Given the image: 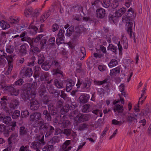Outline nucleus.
Instances as JSON below:
<instances>
[{
  "instance_id": "15",
  "label": "nucleus",
  "mask_w": 151,
  "mask_h": 151,
  "mask_svg": "<svg viewBox=\"0 0 151 151\" xmlns=\"http://www.w3.org/2000/svg\"><path fill=\"white\" fill-rule=\"evenodd\" d=\"M50 111L48 112L47 110H45L43 111V114L44 116L45 120L47 122H50L52 121V117L51 116Z\"/></svg>"
},
{
  "instance_id": "35",
  "label": "nucleus",
  "mask_w": 151,
  "mask_h": 151,
  "mask_svg": "<svg viewBox=\"0 0 151 151\" xmlns=\"http://www.w3.org/2000/svg\"><path fill=\"white\" fill-rule=\"evenodd\" d=\"M49 125L47 123H44L42 124H40L39 127V129L40 130H43L44 131H46L47 130L48 127Z\"/></svg>"
},
{
  "instance_id": "23",
  "label": "nucleus",
  "mask_w": 151,
  "mask_h": 151,
  "mask_svg": "<svg viewBox=\"0 0 151 151\" xmlns=\"http://www.w3.org/2000/svg\"><path fill=\"white\" fill-rule=\"evenodd\" d=\"M19 52L22 56H25L27 54V50L25 45H22L20 47Z\"/></svg>"
},
{
  "instance_id": "40",
  "label": "nucleus",
  "mask_w": 151,
  "mask_h": 151,
  "mask_svg": "<svg viewBox=\"0 0 151 151\" xmlns=\"http://www.w3.org/2000/svg\"><path fill=\"white\" fill-rule=\"evenodd\" d=\"M92 112L93 114L96 115L97 116H99H99L101 117L102 116V111L99 109H95L93 110Z\"/></svg>"
},
{
  "instance_id": "56",
  "label": "nucleus",
  "mask_w": 151,
  "mask_h": 151,
  "mask_svg": "<svg viewBox=\"0 0 151 151\" xmlns=\"http://www.w3.org/2000/svg\"><path fill=\"white\" fill-rule=\"evenodd\" d=\"M48 42L50 45H53L55 43V38L53 37H50L48 40Z\"/></svg>"
},
{
  "instance_id": "39",
  "label": "nucleus",
  "mask_w": 151,
  "mask_h": 151,
  "mask_svg": "<svg viewBox=\"0 0 151 151\" xmlns=\"http://www.w3.org/2000/svg\"><path fill=\"white\" fill-rule=\"evenodd\" d=\"M47 39V37H44L42 39L40 42V44L41 46V48H43L45 46H46V42Z\"/></svg>"
},
{
  "instance_id": "55",
  "label": "nucleus",
  "mask_w": 151,
  "mask_h": 151,
  "mask_svg": "<svg viewBox=\"0 0 151 151\" xmlns=\"http://www.w3.org/2000/svg\"><path fill=\"white\" fill-rule=\"evenodd\" d=\"M52 64L54 65L55 68H60V66L59 63L56 60H53Z\"/></svg>"
},
{
  "instance_id": "60",
  "label": "nucleus",
  "mask_w": 151,
  "mask_h": 151,
  "mask_svg": "<svg viewBox=\"0 0 151 151\" xmlns=\"http://www.w3.org/2000/svg\"><path fill=\"white\" fill-rule=\"evenodd\" d=\"M119 5L118 1L116 0H114L112 2L111 6L112 8H114L117 7Z\"/></svg>"
},
{
  "instance_id": "1",
  "label": "nucleus",
  "mask_w": 151,
  "mask_h": 151,
  "mask_svg": "<svg viewBox=\"0 0 151 151\" xmlns=\"http://www.w3.org/2000/svg\"><path fill=\"white\" fill-rule=\"evenodd\" d=\"M31 122H34V126L39 127L40 124L44 123V120L41 117V114L39 112H35L31 114L30 116Z\"/></svg>"
},
{
  "instance_id": "22",
  "label": "nucleus",
  "mask_w": 151,
  "mask_h": 151,
  "mask_svg": "<svg viewBox=\"0 0 151 151\" xmlns=\"http://www.w3.org/2000/svg\"><path fill=\"white\" fill-rule=\"evenodd\" d=\"M41 145H42V144L40 142H34L31 144L30 147L32 148L37 150L40 148Z\"/></svg>"
},
{
  "instance_id": "3",
  "label": "nucleus",
  "mask_w": 151,
  "mask_h": 151,
  "mask_svg": "<svg viewBox=\"0 0 151 151\" xmlns=\"http://www.w3.org/2000/svg\"><path fill=\"white\" fill-rule=\"evenodd\" d=\"M127 12V17L129 21L126 22V29L128 33L129 34L130 37H131L132 32V9L131 8H130L128 9Z\"/></svg>"
},
{
  "instance_id": "4",
  "label": "nucleus",
  "mask_w": 151,
  "mask_h": 151,
  "mask_svg": "<svg viewBox=\"0 0 151 151\" xmlns=\"http://www.w3.org/2000/svg\"><path fill=\"white\" fill-rule=\"evenodd\" d=\"M32 93L30 91L29 88L26 89L24 90L22 92L21 97L24 100H29L31 101L35 97H33Z\"/></svg>"
},
{
  "instance_id": "41",
  "label": "nucleus",
  "mask_w": 151,
  "mask_h": 151,
  "mask_svg": "<svg viewBox=\"0 0 151 151\" xmlns=\"http://www.w3.org/2000/svg\"><path fill=\"white\" fill-rule=\"evenodd\" d=\"M12 119L11 118L8 116H6L4 117L3 122L6 124H9L11 122Z\"/></svg>"
},
{
  "instance_id": "43",
  "label": "nucleus",
  "mask_w": 151,
  "mask_h": 151,
  "mask_svg": "<svg viewBox=\"0 0 151 151\" xmlns=\"http://www.w3.org/2000/svg\"><path fill=\"white\" fill-rule=\"evenodd\" d=\"M45 60V57L42 54H40L38 56V63L40 64H42Z\"/></svg>"
},
{
  "instance_id": "19",
  "label": "nucleus",
  "mask_w": 151,
  "mask_h": 151,
  "mask_svg": "<svg viewBox=\"0 0 151 151\" xmlns=\"http://www.w3.org/2000/svg\"><path fill=\"white\" fill-rule=\"evenodd\" d=\"M28 131L27 129L24 126H21L19 130L20 136L23 137L27 134Z\"/></svg>"
},
{
  "instance_id": "48",
  "label": "nucleus",
  "mask_w": 151,
  "mask_h": 151,
  "mask_svg": "<svg viewBox=\"0 0 151 151\" xmlns=\"http://www.w3.org/2000/svg\"><path fill=\"white\" fill-rule=\"evenodd\" d=\"M6 50L7 53L9 54L12 53L14 51V47L11 45L8 46L6 47Z\"/></svg>"
},
{
  "instance_id": "6",
  "label": "nucleus",
  "mask_w": 151,
  "mask_h": 151,
  "mask_svg": "<svg viewBox=\"0 0 151 151\" xmlns=\"http://www.w3.org/2000/svg\"><path fill=\"white\" fill-rule=\"evenodd\" d=\"M5 89L12 95L17 96L19 93V89H16L12 86H7L5 87Z\"/></svg>"
},
{
  "instance_id": "58",
  "label": "nucleus",
  "mask_w": 151,
  "mask_h": 151,
  "mask_svg": "<svg viewBox=\"0 0 151 151\" xmlns=\"http://www.w3.org/2000/svg\"><path fill=\"white\" fill-rule=\"evenodd\" d=\"M128 115H127V121L129 122L130 124H131L132 121V117L131 115V114L128 111L127 112Z\"/></svg>"
},
{
  "instance_id": "9",
  "label": "nucleus",
  "mask_w": 151,
  "mask_h": 151,
  "mask_svg": "<svg viewBox=\"0 0 151 151\" xmlns=\"http://www.w3.org/2000/svg\"><path fill=\"white\" fill-rule=\"evenodd\" d=\"M105 10L102 8L98 9L96 11V16L97 18L102 19L105 16Z\"/></svg>"
},
{
  "instance_id": "36",
  "label": "nucleus",
  "mask_w": 151,
  "mask_h": 151,
  "mask_svg": "<svg viewBox=\"0 0 151 151\" xmlns=\"http://www.w3.org/2000/svg\"><path fill=\"white\" fill-rule=\"evenodd\" d=\"M50 66L49 61H46L41 66L42 68L45 70H48L50 68Z\"/></svg>"
},
{
  "instance_id": "62",
  "label": "nucleus",
  "mask_w": 151,
  "mask_h": 151,
  "mask_svg": "<svg viewBox=\"0 0 151 151\" xmlns=\"http://www.w3.org/2000/svg\"><path fill=\"white\" fill-rule=\"evenodd\" d=\"M59 28V26L57 24L55 23L52 25V29L53 32H54L57 30Z\"/></svg>"
},
{
  "instance_id": "52",
  "label": "nucleus",
  "mask_w": 151,
  "mask_h": 151,
  "mask_svg": "<svg viewBox=\"0 0 151 151\" xmlns=\"http://www.w3.org/2000/svg\"><path fill=\"white\" fill-rule=\"evenodd\" d=\"M88 125L86 123L80 124L79 127V129L81 131L83 130L88 128Z\"/></svg>"
},
{
  "instance_id": "10",
  "label": "nucleus",
  "mask_w": 151,
  "mask_h": 151,
  "mask_svg": "<svg viewBox=\"0 0 151 151\" xmlns=\"http://www.w3.org/2000/svg\"><path fill=\"white\" fill-rule=\"evenodd\" d=\"M30 102V109L32 110H37L40 106V104L38 101L33 99Z\"/></svg>"
},
{
  "instance_id": "57",
  "label": "nucleus",
  "mask_w": 151,
  "mask_h": 151,
  "mask_svg": "<svg viewBox=\"0 0 151 151\" xmlns=\"http://www.w3.org/2000/svg\"><path fill=\"white\" fill-rule=\"evenodd\" d=\"M81 52L83 55V56L80 59L81 60H82L83 59L86 55L85 48L84 47H82L81 48Z\"/></svg>"
},
{
  "instance_id": "46",
  "label": "nucleus",
  "mask_w": 151,
  "mask_h": 151,
  "mask_svg": "<svg viewBox=\"0 0 151 151\" xmlns=\"http://www.w3.org/2000/svg\"><path fill=\"white\" fill-rule=\"evenodd\" d=\"M103 6L106 8H107L111 4L110 0H104L102 3Z\"/></svg>"
},
{
  "instance_id": "5",
  "label": "nucleus",
  "mask_w": 151,
  "mask_h": 151,
  "mask_svg": "<svg viewBox=\"0 0 151 151\" xmlns=\"http://www.w3.org/2000/svg\"><path fill=\"white\" fill-rule=\"evenodd\" d=\"M13 58L14 56L12 55H6V56H5V58L7 60L9 65V67L5 73V74L6 75L9 74L12 69L13 65L12 63V62Z\"/></svg>"
},
{
  "instance_id": "47",
  "label": "nucleus",
  "mask_w": 151,
  "mask_h": 151,
  "mask_svg": "<svg viewBox=\"0 0 151 151\" xmlns=\"http://www.w3.org/2000/svg\"><path fill=\"white\" fill-rule=\"evenodd\" d=\"M71 132V129H66L63 130V133L66 135L67 137H69L70 135Z\"/></svg>"
},
{
  "instance_id": "24",
  "label": "nucleus",
  "mask_w": 151,
  "mask_h": 151,
  "mask_svg": "<svg viewBox=\"0 0 151 151\" xmlns=\"http://www.w3.org/2000/svg\"><path fill=\"white\" fill-rule=\"evenodd\" d=\"M35 137L36 139L39 140L40 142L41 143L42 145H45V142L44 140V135L42 134H35Z\"/></svg>"
},
{
  "instance_id": "18",
  "label": "nucleus",
  "mask_w": 151,
  "mask_h": 151,
  "mask_svg": "<svg viewBox=\"0 0 151 151\" xmlns=\"http://www.w3.org/2000/svg\"><path fill=\"white\" fill-rule=\"evenodd\" d=\"M79 112L78 110L76 109L71 112L69 115V116L72 117L74 120L78 121V119L79 118L78 116L81 114Z\"/></svg>"
},
{
  "instance_id": "27",
  "label": "nucleus",
  "mask_w": 151,
  "mask_h": 151,
  "mask_svg": "<svg viewBox=\"0 0 151 151\" xmlns=\"http://www.w3.org/2000/svg\"><path fill=\"white\" fill-rule=\"evenodd\" d=\"M0 26L4 30L8 29L10 27V24L4 20H1L0 22Z\"/></svg>"
},
{
  "instance_id": "61",
  "label": "nucleus",
  "mask_w": 151,
  "mask_h": 151,
  "mask_svg": "<svg viewBox=\"0 0 151 151\" xmlns=\"http://www.w3.org/2000/svg\"><path fill=\"white\" fill-rule=\"evenodd\" d=\"M43 36L42 35H38L35 38H34V42H37Z\"/></svg>"
},
{
  "instance_id": "51",
  "label": "nucleus",
  "mask_w": 151,
  "mask_h": 151,
  "mask_svg": "<svg viewBox=\"0 0 151 151\" xmlns=\"http://www.w3.org/2000/svg\"><path fill=\"white\" fill-rule=\"evenodd\" d=\"M8 34V32H2L0 35V39L1 40L4 41L6 38V35Z\"/></svg>"
},
{
  "instance_id": "32",
  "label": "nucleus",
  "mask_w": 151,
  "mask_h": 151,
  "mask_svg": "<svg viewBox=\"0 0 151 151\" xmlns=\"http://www.w3.org/2000/svg\"><path fill=\"white\" fill-rule=\"evenodd\" d=\"M33 12V8L31 7L26 8L24 12V14L25 16L29 17L30 14H32Z\"/></svg>"
},
{
  "instance_id": "50",
  "label": "nucleus",
  "mask_w": 151,
  "mask_h": 151,
  "mask_svg": "<svg viewBox=\"0 0 151 151\" xmlns=\"http://www.w3.org/2000/svg\"><path fill=\"white\" fill-rule=\"evenodd\" d=\"M20 116V111L18 110H16L13 113L12 117L14 119H15L18 118Z\"/></svg>"
},
{
  "instance_id": "11",
  "label": "nucleus",
  "mask_w": 151,
  "mask_h": 151,
  "mask_svg": "<svg viewBox=\"0 0 151 151\" xmlns=\"http://www.w3.org/2000/svg\"><path fill=\"white\" fill-rule=\"evenodd\" d=\"M60 123L62 124L63 127L65 128L69 125L70 122L68 120L66 116L64 115L60 119Z\"/></svg>"
},
{
  "instance_id": "64",
  "label": "nucleus",
  "mask_w": 151,
  "mask_h": 151,
  "mask_svg": "<svg viewBox=\"0 0 151 151\" xmlns=\"http://www.w3.org/2000/svg\"><path fill=\"white\" fill-rule=\"evenodd\" d=\"M51 13L50 11V10L46 11L43 13L44 15L45 19H47L50 16Z\"/></svg>"
},
{
  "instance_id": "25",
  "label": "nucleus",
  "mask_w": 151,
  "mask_h": 151,
  "mask_svg": "<svg viewBox=\"0 0 151 151\" xmlns=\"http://www.w3.org/2000/svg\"><path fill=\"white\" fill-rule=\"evenodd\" d=\"M60 68H54L53 70V75L57 76L60 75V77L63 76V71L60 70Z\"/></svg>"
},
{
  "instance_id": "31",
  "label": "nucleus",
  "mask_w": 151,
  "mask_h": 151,
  "mask_svg": "<svg viewBox=\"0 0 151 151\" xmlns=\"http://www.w3.org/2000/svg\"><path fill=\"white\" fill-rule=\"evenodd\" d=\"M19 104V102L16 99L12 100L10 104V107L13 109H15L16 108Z\"/></svg>"
},
{
  "instance_id": "59",
  "label": "nucleus",
  "mask_w": 151,
  "mask_h": 151,
  "mask_svg": "<svg viewBox=\"0 0 151 151\" xmlns=\"http://www.w3.org/2000/svg\"><path fill=\"white\" fill-rule=\"evenodd\" d=\"M106 80H104L102 81H94V84L97 85H102L103 84L106 83Z\"/></svg>"
},
{
  "instance_id": "38",
  "label": "nucleus",
  "mask_w": 151,
  "mask_h": 151,
  "mask_svg": "<svg viewBox=\"0 0 151 151\" xmlns=\"http://www.w3.org/2000/svg\"><path fill=\"white\" fill-rule=\"evenodd\" d=\"M118 64L117 61L115 59H112L110 62L109 63L108 65L110 68L116 66Z\"/></svg>"
},
{
  "instance_id": "30",
  "label": "nucleus",
  "mask_w": 151,
  "mask_h": 151,
  "mask_svg": "<svg viewBox=\"0 0 151 151\" xmlns=\"http://www.w3.org/2000/svg\"><path fill=\"white\" fill-rule=\"evenodd\" d=\"M123 106L119 104H116L114 107V112L118 111V113L122 112L123 111Z\"/></svg>"
},
{
  "instance_id": "2",
  "label": "nucleus",
  "mask_w": 151,
  "mask_h": 151,
  "mask_svg": "<svg viewBox=\"0 0 151 151\" xmlns=\"http://www.w3.org/2000/svg\"><path fill=\"white\" fill-rule=\"evenodd\" d=\"M146 89L144 88V90L142 91V93L141 95V97L139 98V100L138 103L137 105H135L134 106V111H133V122H137V120L139 119V117L138 116H139L140 114L139 113L140 110L139 109V100L142 98V97H143V96L145 93V91Z\"/></svg>"
},
{
  "instance_id": "54",
  "label": "nucleus",
  "mask_w": 151,
  "mask_h": 151,
  "mask_svg": "<svg viewBox=\"0 0 151 151\" xmlns=\"http://www.w3.org/2000/svg\"><path fill=\"white\" fill-rule=\"evenodd\" d=\"M16 126V122H13L12 124L9 126V131L11 132L15 130V127Z\"/></svg>"
},
{
  "instance_id": "44",
  "label": "nucleus",
  "mask_w": 151,
  "mask_h": 151,
  "mask_svg": "<svg viewBox=\"0 0 151 151\" xmlns=\"http://www.w3.org/2000/svg\"><path fill=\"white\" fill-rule=\"evenodd\" d=\"M6 53L4 52L3 51L0 54V64H2L4 62V58L6 56Z\"/></svg>"
},
{
  "instance_id": "14",
  "label": "nucleus",
  "mask_w": 151,
  "mask_h": 151,
  "mask_svg": "<svg viewBox=\"0 0 151 151\" xmlns=\"http://www.w3.org/2000/svg\"><path fill=\"white\" fill-rule=\"evenodd\" d=\"M71 141L70 140H67L65 141L63 143L62 147L61 150L62 151H68L71 150L72 147L71 146H68L70 144Z\"/></svg>"
},
{
  "instance_id": "13",
  "label": "nucleus",
  "mask_w": 151,
  "mask_h": 151,
  "mask_svg": "<svg viewBox=\"0 0 151 151\" xmlns=\"http://www.w3.org/2000/svg\"><path fill=\"white\" fill-rule=\"evenodd\" d=\"M47 88L50 94H54V96L55 97L58 96L59 92L57 90L54 89V87L53 86L51 85H47Z\"/></svg>"
},
{
  "instance_id": "28",
  "label": "nucleus",
  "mask_w": 151,
  "mask_h": 151,
  "mask_svg": "<svg viewBox=\"0 0 151 151\" xmlns=\"http://www.w3.org/2000/svg\"><path fill=\"white\" fill-rule=\"evenodd\" d=\"M47 130L48 131L46 132L45 136L47 137L51 135L55 131L54 128L51 125H49Z\"/></svg>"
},
{
  "instance_id": "26",
  "label": "nucleus",
  "mask_w": 151,
  "mask_h": 151,
  "mask_svg": "<svg viewBox=\"0 0 151 151\" xmlns=\"http://www.w3.org/2000/svg\"><path fill=\"white\" fill-rule=\"evenodd\" d=\"M120 68L119 67L110 70V76H116L117 74L120 73Z\"/></svg>"
},
{
  "instance_id": "21",
  "label": "nucleus",
  "mask_w": 151,
  "mask_h": 151,
  "mask_svg": "<svg viewBox=\"0 0 151 151\" xmlns=\"http://www.w3.org/2000/svg\"><path fill=\"white\" fill-rule=\"evenodd\" d=\"M89 96L87 94H84L81 95L79 97L80 102L82 103H86L89 99Z\"/></svg>"
},
{
  "instance_id": "17",
  "label": "nucleus",
  "mask_w": 151,
  "mask_h": 151,
  "mask_svg": "<svg viewBox=\"0 0 151 151\" xmlns=\"http://www.w3.org/2000/svg\"><path fill=\"white\" fill-rule=\"evenodd\" d=\"M54 84L55 86L58 89L63 88L64 87L63 81L59 80L57 79L55 80Z\"/></svg>"
},
{
  "instance_id": "20",
  "label": "nucleus",
  "mask_w": 151,
  "mask_h": 151,
  "mask_svg": "<svg viewBox=\"0 0 151 151\" xmlns=\"http://www.w3.org/2000/svg\"><path fill=\"white\" fill-rule=\"evenodd\" d=\"M74 81L71 79H69L67 81L66 84V91L68 92L74 86Z\"/></svg>"
},
{
  "instance_id": "34",
  "label": "nucleus",
  "mask_w": 151,
  "mask_h": 151,
  "mask_svg": "<svg viewBox=\"0 0 151 151\" xmlns=\"http://www.w3.org/2000/svg\"><path fill=\"white\" fill-rule=\"evenodd\" d=\"M30 52H32L33 54H36L37 52H40V50L37 47L33 46V45H32V46H30Z\"/></svg>"
},
{
  "instance_id": "37",
  "label": "nucleus",
  "mask_w": 151,
  "mask_h": 151,
  "mask_svg": "<svg viewBox=\"0 0 151 151\" xmlns=\"http://www.w3.org/2000/svg\"><path fill=\"white\" fill-rule=\"evenodd\" d=\"M91 107L90 104H86L83 105L81 109L82 111L83 112H88L89 111V109Z\"/></svg>"
},
{
  "instance_id": "49",
  "label": "nucleus",
  "mask_w": 151,
  "mask_h": 151,
  "mask_svg": "<svg viewBox=\"0 0 151 151\" xmlns=\"http://www.w3.org/2000/svg\"><path fill=\"white\" fill-rule=\"evenodd\" d=\"M8 21L11 24H17L19 22V20L18 19H16L12 17H10L8 19Z\"/></svg>"
},
{
  "instance_id": "53",
  "label": "nucleus",
  "mask_w": 151,
  "mask_h": 151,
  "mask_svg": "<svg viewBox=\"0 0 151 151\" xmlns=\"http://www.w3.org/2000/svg\"><path fill=\"white\" fill-rule=\"evenodd\" d=\"M64 38L58 37L56 39V43L58 45L62 44L64 42Z\"/></svg>"
},
{
  "instance_id": "12",
  "label": "nucleus",
  "mask_w": 151,
  "mask_h": 151,
  "mask_svg": "<svg viewBox=\"0 0 151 151\" xmlns=\"http://www.w3.org/2000/svg\"><path fill=\"white\" fill-rule=\"evenodd\" d=\"M79 118L78 119V121L79 122H84L88 121L91 117L89 114H81L78 116Z\"/></svg>"
},
{
  "instance_id": "7",
  "label": "nucleus",
  "mask_w": 151,
  "mask_h": 151,
  "mask_svg": "<svg viewBox=\"0 0 151 151\" xmlns=\"http://www.w3.org/2000/svg\"><path fill=\"white\" fill-rule=\"evenodd\" d=\"M125 10L123 8L120 9L115 13L114 17L113 15L111 17V19L114 22V20L115 19V18H116V17H121L125 13Z\"/></svg>"
},
{
  "instance_id": "8",
  "label": "nucleus",
  "mask_w": 151,
  "mask_h": 151,
  "mask_svg": "<svg viewBox=\"0 0 151 151\" xmlns=\"http://www.w3.org/2000/svg\"><path fill=\"white\" fill-rule=\"evenodd\" d=\"M21 73L23 74L25 76L30 77L33 73L32 69L29 68H27L25 69L22 68L21 70Z\"/></svg>"
},
{
  "instance_id": "33",
  "label": "nucleus",
  "mask_w": 151,
  "mask_h": 151,
  "mask_svg": "<svg viewBox=\"0 0 151 151\" xmlns=\"http://www.w3.org/2000/svg\"><path fill=\"white\" fill-rule=\"evenodd\" d=\"M70 109L69 106L67 104L64 106L61 109L60 112L63 115L67 113L69 111Z\"/></svg>"
},
{
  "instance_id": "45",
  "label": "nucleus",
  "mask_w": 151,
  "mask_h": 151,
  "mask_svg": "<svg viewBox=\"0 0 151 151\" xmlns=\"http://www.w3.org/2000/svg\"><path fill=\"white\" fill-rule=\"evenodd\" d=\"M54 149V147L53 145H47L45 146L43 148V151H51Z\"/></svg>"
},
{
  "instance_id": "16",
  "label": "nucleus",
  "mask_w": 151,
  "mask_h": 151,
  "mask_svg": "<svg viewBox=\"0 0 151 151\" xmlns=\"http://www.w3.org/2000/svg\"><path fill=\"white\" fill-rule=\"evenodd\" d=\"M37 87L36 82H34L31 85V87L29 90L32 93V97H35L36 95L35 91Z\"/></svg>"
},
{
  "instance_id": "29",
  "label": "nucleus",
  "mask_w": 151,
  "mask_h": 151,
  "mask_svg": "<svg viewBox=\"0 0 151 151\" xmlns=\"http://www.w3.org/2000/svg\"><path fill=\"white\" fill-rule=\"evenodd\" d=\"M60 140V138L59 136H55L53 137L52 139L49 141V143L52 145L59 142Z\"/></svg>"
},
{
  "instance_id": "63",
  "label": "nucleus",
  "mask_w": 151,
  "mask_h": 151,
  "mask_svg": "<svg viewBox=\"0 0 151 151\" xmlns=\"http://www.w3.org/2000/svg\"><path fill=\"white\" fill-rule=\"evenodd\" d=\"M29 112L27 110H25L22 112L21 115L22 117H27L29 115Z\"/></svg>"
},
{
  "instance_id": "42",
  "label": "nucleus",
  "mask_w": 151,
  "mask_h": 151,
  "mask_svg": "<svg viewBox=\"0 0 151 151\" xmlns=\"http://www.w3.org/2000/svg\"><path fill=\"white\" fill-rule=\"evenodd\" d=\"M117 48L114 46L112 44H109L108 47V50H110L115 54L116 53Z\"/></svg>"
}]
</instances>
